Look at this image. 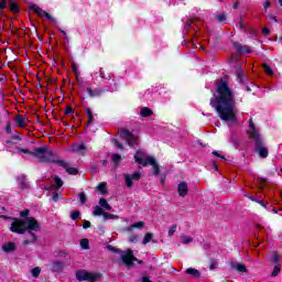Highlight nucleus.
<instances>
[{"mask_svg": "<svg viewBox=\"0 0 282 282\" xmlns=\"http://www.w3.org/2000/svg\"><path fill=\"white\" fill-rule=\"evenodd\" d=\"M217 97L210 98V107L217 111L220 120L235 124L237 122V101L235 100V91L228 86V82L220 79L216 84Z\"/></svg>", "mask_w": 282, "mask_h": 282, "instance_id": "1", "label": "nucleus"}, {"mask_svg": "<svg viewBox=\"0 0 282 282\" xmlns=\"http://www.w3.org/2000/svg\"><path fill=\"white\" fill-rule=\"evenodd\" d=\"M1 219H11V226L9 227V230L11 232H14L15 235H25V232H29L30 239H26L22 242V246H30V243H36L37 237L34 235V232H39L41 230V225L39 224V220L34 217H26L24 219L19 218H11L8 216H0Z\"/></svg>", "mask_w": 282, "mask_h": 282, "instance_id": "2", "label": "nucleus"}, {"mask_svg": "<svg viewBox=\"0 0 282 282\" xmlns=\"http://www.w3.org/2000/svg\"><path fill=\"white\" fill-rule=\"evenodd\" d=\"M17 153H26L28 155H33V158H37L40 162H58L54 151L47 149L46 147L36 148L33 152L28 149L18 148Z\"/></svg>", "mask_w": 282, "mask_h": 282, "instance_id": "3", "label": "nucleus"}, {"mask_svg": "<svg viewBox=\"0 0 282 282\" xmlns=\"http://www.w3.org/2000/svg\"><path fill=\"white\" fill-rule=\"evenodd\" d=\"M134 160L141 166H152V175H160V164H158L155 158L149 156L145 151L138 150Z\"/></svg>", "mask_w": 282, "mask_h": 282, "instance_id": "4", "label": "nucleus"}, {"mask_svg": "<svg viewBox=\"0 0 282 282\" xmlns=\"http://www.w3.org/2000/svg\"><path fill=\"white\" fill-rule=\"evenodd\" d=\"M107 250H109L110 252H117V254H119L123 265H126L127 268H133L135 265V263H142L141 260H139L138 258H135V256H133V250H126L122 251L120 249H116L113 246H107Z\"/></svg>", "mask_w": 282, "mask_h": 282, "instance_id": "5", "label": "nucleus"}, {"mask_svg": "<svg viewBox=\"0 0 282 282\" xmlns=\"http://www.w3.org/2000/svg\"><path fill=\"white\" fill-rule=\"evenodd\" d=\"M249 129L250 138H252V140L256 142V152L263 159L268 158V148L263 147V139H261V134L254 127L252 120L249 121Z\"/></svg>", "mask_w": 282, "mask_h": 282, "instance_id": "6", "label": "nucleus"}, {"mask_svg": "<svg viewBox=\"0 0 282 282\" xmlns=\"http://www.w3.org/2000/svg\"><path fill=\"white\" fill-rule=\"evenodd\" d=\"M75 276L77 279V281H88V282H95L98 281V279H100V274L99 273H91L87 270H78L75 273Z\"/></svg>", "mask_w": 282, "mask_h": 282, "instance_id": "7", "label": "nucleus"}, {"mask_svg": "<svg viewBox=\"0 0 282 282\" xmlns=\"http://www.w3.org/2000/svg\"><path fill=\"white\" fill-rule=\"evenodd\" d=\"M121 137L128 142L129 147H138V144H140V138L129 132V130H122Z\"/></svg>", "mask_w": 282, "mask_h": 282, "instance_id": "8", "label": "nucleus"}, {"mask_svg": "<svg viewBox=\"0 0 282 282\" xmlns=\"http://www.w3.org/2000/svg\"><path fill=\"white\" fill-rule=\"evenodd\" d=\"M30 10H33V12L39 14V17H45L52 23H56V19H54L52 15H50V13H47L45 10L41 9L39 6L31 4Z\"/></svg>", "mask_w": 282, "mask_h": 282, "instance_id": "9", "label": "nucleus"}, {"mask_svg": "<svg viewBox=\"0 0 282 282\" xmlns=\"http://www.w3.org/2000/svg\"><path fill=\"white\" fill-rule=\"evenodd\" d=\"M140 177H141L140 172H134L133 174H126L124 180L128 188L133 187V182H139Z\"/></svg>", "mask_w": 282, "mask_h": 282, "instance_id": "10", "label": "nucleus"}, {"mask_svg": "<svg viewBox=\"0 0 282 282\" xmlns=\"http://www.w3.org/2000/svg\"><path fill=\"white\" fill-rule=\"evenodd\" d=\"M86 91L90 98H98V96H102L105 91H107V88L105 87H97L95 89H91L90 87L86 88Z\"/></svg>", "mask_w": 282, "mask_h": 282, "instance_id": "11", "label": "nucleus"}, {"mask_svg": "<svg viewBox=\"0 0 282 282\" xmlns=\"http://www.w3.org/2000/svg\"><path fill=\"white\" fill-rule=\"evenodd\" d=\"M8 0H0V10H6V8H8ZM9 8L11 10V12H19V6L15 4L14 1L9 0Z\"/></svg>", "mask_w": 282, "mask_h": 282, "instance_id": "12", "label": "nucleus"}, {"mask_svg": "<svg viewBox=\"0 0 282 282\" xmlns=\"http://www.w3.org/2000/svg\"><path fill=\"white\" fill-rule=\"evenodd\" d=\"M51 270L52 272H63V270H65V262H63L62 260L53 261Z\"/></svg>", "mask_w": 282, "mask_h": 282, "instance_id": "13", "label": "nucleus"}, {"mask_svg": "<svg viewBox=\"0 0 282 282\" xmlns=\"http://www.w3.org/2000/svg\"><path fill=\"white\" fill-rule=\"evenodd\" d=\"M56 164H58L59 166L65 167L66 172H68L69 175H77L78 174V170L76 167H69V165H67V163L63 160H57Z\"/></svg>", "mask_w": 282, "mask_h": 282, "instance_id": "14", "label": "nucleus"}, {"mask_svg": "<svg viewBox=\"0 0 282 282\" xmlns=\"http://www.w3.org/2000/svg\"><path fill=\"white\" fill-rule=\"evenodd\" d=\"M72 150L74 153H78L79 155H85V153H87V147L85 143L74 144Z\"/></svg>", "mask_w": 282, "mask_h": 282, "instance_id": "15", "label": "nucleus"}, {"mask_svg": "<svg viewBox=\"0 0 282 282\" xmlns=\"http://www.w3.org/2000/svg\"><path fill=\"white\" fill-rule=\"evenodd\" d=\"M178 195L180 197H186V195H188V184H186V182L178 184Z\"/></svg>", "mask_w": 282, "mask_h": 282, "instance_id": "16", "label": "nucleus"}, {"mask_svg": "<svg viewBox=\"0 0 282 282\" xmlns=\"http://www.w3.org/2000/svg\"><path fill=\"white\" fill-rule=\"evenodd\" d=\"M230 265H231V269L237 270V272H242V273L248 272V268L243 263L231 262Z\"/></svg>", "mask_w": 282, "mask_h": 282, "instance_id": "17", "label": "nucleus"}, {"mask_svg": "<svg viewBox=\"0 0 282 282\" xmlns=\"http://www.w3.org/2000/svg\"><path fill=\"white\" fill-rule=\"evenodd\" d=\"M54 182H55V184L46 187V191H58V188H61V186H63V180H61V177L55 176Z\"/></svg>", "mask_w": 282, "mask_h": 282, "instance_id": "18", "label": "nucleus"}, {"mask_svg": "<svg viewBox=\"0 0 282 282\" xmlns=\"http://www.w3.org/2000/svg\"><path fill=\"white\" fill-rule=\"evenodd\" d=\"M13 120H14L17 127L23 128L26 124L25 117H23L21 115L15 116Z\"/></svg>", "mask_w": 282, "mask_h": 282, "instance_id": "19", "label": "nucleus"}, {"mask_svg": "<svg viewBox=\"0 0 282 282\" xmlns=\"http://www.w3.org/2000/svg\"><path fill=\"white\" fill-rule=\"evenodd\" d=\"M4 252H14L17 250V245L14 242H7L2 246Z\"/></svg>", "mask_w": 282, "mask_h": 282, "instance_id": "20", "label": "nucleus"}, {"mask_svg": "<svg viewBox=\"0 0 282 282\" xmlns=\"http://www.w3.org/2000/svg\"><path fill=\"white\" fill-rule=\"evenodd\" d=\"M235 47L237 51L240 52V54H250V47H248V45H241L238 43H235Z\"/></svg>", "mask_w": 282, "mask_h": 282, "instance_id": "21", "label": "nucleus"}, {"mask_svg": "<svg viewBox=\"0 0 282 282\" xmlns=\"http://www.w3.org/2000/svg\"><path fill=\"white\" fill-rule=\"evenodd\" d=\"M144 226H145L144 221H138V223H134L133 225L127 227L126 230L128 232H131V230H133V228L142 229V228H144Z\"/></svg>", "mask_w": 282, "mask_h": 282, "instance_id": "22", "label": "nucleus"}, {"mask_svg": "<svg viewBox=\"0 0 282 282\" xmlns=\"http://www.w3.org/2000/svg\"><path fill=\"white\" fill-rule=\"evenodd\" d=\"M151 241L153 243H155V240H153V234L152 232H147L143 237V240H142L143 246H147V243H151Z\"/></svg>", "mask_w": 282, "mask_h": 282, "instance_id": "23", "label": "nucleus"}, {"mask_svg": "<svg viewBox=\"0 0 282 282\" xmlns=\"http://www.w3.org/2000/svg\"><path fill=\"white\" fill-rule=\"evenodd\" d=\"M99 206H100L104 210H111V205H109V203H108L107 199H105V198H100V199H99Z\"/></svg>", "mask_w": 282, "mask_h": 282, "instance_id": "24", "label": "nucleus"}, {"mask_svg": "<svg viewBox=\"0 0 282 282\" xmlns=\"http://www.w3.org/2000/svg\"><path fill=\"white\" fill-rule=\"evenodd\" d=\"M141 116L142 118H151V116H153V110L144 107L141 109Z\"/></svg>", "mask_w": 282, "mask_h": 282, "instance_id": "25", "label": "nucleus"}, {"mask_svg": "<svg viewBox=\"0 0 282 282\" xmlns=\"http://www.w3.org/2000/svg\"><path fill=\"white\" fill-rule=\"evenodd\" d=\"M181 241L184 246H188V243H193V237L183 235L181 236Z\"/></svg>", "mask_w": 282, "mask_h": 282, "instance_id": "26", "label": "nucleus"}, {"mask_svg": "<svg viewBox=\"0 0 282 282\" xmlns=\"http://www.w3.org/2000/svg\"><path fill=\"white\" fill-rule=\"evenodd\" d=\"M93 215L95 217H99L100 215H105V212L102 210V208L100 206H95L93 209Z\"/></svg>", "mask_w": 282, "mask_h": 282, "instance_id": "27", "label": "nucleus"}, {"mask_svg": "<svg viewBox=\"0 0 282 282\" xmlns=\"http://www.w3.org/2000/svg\"><path fill=\"white\" fill-rule=\"evenodd\" d=\"M237 77L239 79V83H246L247 80L246 73H243V70L241 69L237 70Z\"/></svg>", "mask_w": 282, "mask_h": 282, "instance_id": "28", "label": "nucleus"}, {"mask_svg": "<svg viewBox=\"0 0 282 282\" xmlns=\"http://www.w3.org/2000/svg\"><path fill=\"white\" fill-rule=\"evenodd\" d=\"M31 274L34 279H39V276L41 275V268L40 267H35L31 270Z\"/></svg>", "mask_w": 282, "mask_h": 282, "instance_id": "29", "label": "nucleus"}, {"mask_svg": "<svg viewBox=\"0 0 282 282\" xmlns=\"http://www.w3.org/2000/svg\"><path fill=\"white\" fill-rule=\"evenodd\" d=\"M97 191H99L101 195H105V193H107V183H100L97 186Z\"/></svg>", "mask_w": 282, "mask_h": 282, "instance_id": "30", "label": "nucleus"}, {"mask_svg": "<svg viewBox=\"0 0 282 282\" xmlns=\"http://www.w3.org/2000/svg\"><path fill=\"white\" fill-rule=\"evenodd\" d=\"M99 76L105 80V83H109L111 80V75H108L107 77L105 76V70L102 68L99 69Z\"/></svg>", "mask_w": 282, "mask_h": 282, "instance_id": "31", "label": "nucleus"}, {"mask_svg": "<svg viewBox=\"0 0 282 282\" xmlns=\"http://www.w3.org/2000/svg\"><path fill=\"white\" fill-rule=\"evenodd\" d=\"M279 272H281V263L274 265L271 276H279Z\"/></svg>", "mask_w": 282, "mask_h": 282, "instance_id": "32", "label": "nucleus"}, {"mask_svg": "<svg viewBox=\"0 0 282 282\" xmlns=\"http://www.w3.org/2000/svg\"><path fill=\"white\" fill-rule=\"evenodd\" d=\"M271 261H272V263H275V265H279V263L281 261V256H279V253H273L271 256Z\"/></svg>", "mask_w": 282, "mask_h": 282, "instance_id": "33", "label": "nucleus"}, {"mask_svg": "<svg viewBox=\"0 0 282 282\" xmlns=\"http://www.w3.org/2000/svg\"><path fill=\"white\" fill-rule=\"evenodd\" d=\"M191 25H193V20H187L183 29L184 34H188V30H191Z\"/></svg>", "mask_w": 282, "mask_h": 282, "instance_id": "34", "label": "nucleus"}, {"mask_svg": "<svg viewBox=\"0 0 282 282\" xmlns=\"http://www.w3.org/2000/svg\"><path fill=\"white\" fill-rule=\"evenodd\" d=\"M102 217H104V221H107L108 219H118L117 215H112V214H109V213H104Z\"/></svg>", "mask_w": 282, "mask_h": 282, "instance_id": "35", "label": "nucleus"}, {"mask_svg": "<svg viewBox=\"0 0 282 282\" xmlns=\"http://www.w3.org/2000/svg\"><path fill=\"white\" fill-rule=\"evenodd\" d=\"M80 248H83V250H89V240L88 239H82L80 240Z\"/></svg>", "mask_w": 282, "mask_h": 282, "instance_id": "36", "label": "nucleus"}, {"mask_svg": "<svg viewBox=\"0 0 282 282\" xmlns=\"http://www.w3.org/2000/svg\"><path fill=\"white\" fill-rule=\"evenodd\" d=\"M186 273H187V274H191L192 276H199V271L196 270V269H193V268H188V269L186 270Z\"/></svg>", "mask_w": 282, "mask_h": 282, "instance_id": "37", "label": "nucleus"}, {"mask_svg": "<svg viewBox=\"0 0 282 282\" xmlns=\"http://www.w3.org/2000/svg\"><path fill=\"white\" fill-rule=\"evenodd\" d=\"M111 160L116 165H118V164H120L122 156H120V154H112Z\"/></svg>", "mask_w": 282, "mask_h": 282, "instance_id": "38", "label": "nucleus"}, {"mask_svg": "<svg viewBox=\"0 0 282 282\" xmlns=\"http://www.w3.org/2000/svg\"><path fill=\"white\" fill-rule=\"evenodd\" d=\"M177 231V225H172L169 229V237H173V235H175V232Z\"/></svg>", "mask_w": 282, "mask_h": 282, "instance_id": "39", "label": "nucleus"}, {"mask_svg": "<svg viewBox=\"0 0 282 282\" xmlns=\"http://www.w3.org/2000/svg\"><path fill=\"white\" fill-rule=\"evenodd\" d=\"M263 69L265 74H269V76H272V74H274V72L272 70V67H270L268 64H263Z\"/></svg>", "mask_w": 282, "mask_h": 282, "instance_id": "40", "label": "nucleus"}, {"mask_svg": "<svg viewBox=\"0 0 282 282\" xmlns=\"http://www.w3.org/2000/svg\"><path fill=\"white\" fill-rule=\"evenodd\" d=\"M119 85L113 82V84H110V87L107 89V91H118Z\"/></svg>", "mask_w": 282, "mask_h": 282, "instance_id": "41", "label": "nucleus"}, {"mask_svg": "<svg viewBox=\"0 0 282 282\" xmlns=\"http://www.w3.org/2000/svg\"><path fill=\"white\" fill-rule=\"evenodd\" d=\"M130 243H138V235L132 234L129 238Z\"/></svg>", "mask_w": 282, "mask_h": 282, "instance_id": "42", "label": "nucleus"}, {"mask_svg": "<svg viewBox=\"0 0 282 282\" xmlns=\"http://www.w3.org/2000/svg\"><path fill=\"white\" fill-rule=\"evenodd\" d=\"M91 122H94V115H91V111H88V123H87V127H91Z\"/></svg>", "mask_w": 282, "mask_h": 282, "instance_id": "43", "label": "nucleus"}, {"mask_svg": "<svg viewBox=\"0 0 282 282\" xmlns=\"http://www.w3.org/2000/svg\"><path fill=\"white\" fill-rule=\"evenodd\" d=\"M217 21H219V23H224V21H226V14H219L216 15Z\"/></svg>", "mask_w": 282, "mask_h": 282, "instance_id": "44", "label": "nucleus"}, {"mask_svg": "<svg viewBox=\"0 0 282 282\" xmlns=\"http://www.w3.org/2000/svg\"><path fill=\"white\" fill-rule=\"evenodd\" d=\"M78 217H80V212L78 210H75L70 214V218L74 220L77 219Z\"/></svg>", "mask_w": 282, "mask_h": 282, "instance_id": "45", "label": "nucleus"}, {"mask_svg": "<svg viewBox=\"0 0 282 282\" xmlns=\"http://www.w3.org/2000/svg\"><path fill=\"white\" fill-rule=\"evenodd\" d=\"M79 202L80 204H85V202H87V197L85 196V193H79Z\"/></svg>", "mask_w": 282, "mask_h": 282, "instance_id": "46", "label": "nucleus"}, {"mask_svg": "<svg viewBox=\"0 0 282 282\" xmlns=\"http://www.w3.org/2000/svg\"><path fill=\"white\" fill-rule=\"evenodd\" d=\"M268 21H269V23H276V17H274L273 14H269Z\"/></svg>", "mask_w": 282, "mask_h": 282, "instance_id": "47", "label": "nucleus"}, {"mask_svg": "<svg viewBox=\"0 0 282 282\" xmlns=\"http://www.w3.org/2000/svg\"><path fill=\"white\" fill-rule=\"evenodd\" d=\"M83 228L87 229V228H91V223L88 220H85L83 224Z\"/></svg>", "mask_w": 282, "mask_h": 282, "instance_id": "48", "label": "nucleus"}, {"mask_svg": "<svg viewBox=\"0 0 282 282\" xmlns=\"http://www.w3.org/2000/svg\"><path fill=\"white\" fill-rule=\"evenodd\" d=\"M262 34H264V36H268V34H270V29H268V26H264L262 29Z\"/></svg>", "mask_w": 282, "mask_h": 282, "instance_id": "49", "label": "nucleus"}, {"mask_svg": "<svg viewBox=\"0 0 282 282\" xmlns=\"http://www.w3.org/2000/svg\"><path fill=\"white\" fill-rule=\"evenodd\" d=\"M213 155H216V158H220V160H226V158L224 155L219 154V152H217V151H214Z\"/></svg>", "mask_w": 282, "mask_h": 282, "instance_id": "50", "label": "nucleus"}, {"mask_svg": "<svg viewBox=\"0 0 282 282\" xmlns=\"http://www.w3.org/2000/svg\"><path fill=\"white\" fill-rule=\"evenodd\" d=\"M28 215H30V210H28V209L22 210V212L20 213V216H22V217H28Z\"/></svg>", "mask_w": 282, "mask_h": 282, "instance_id": "51", "label": "nucleus"}, {"mask_svg": "<svg viewBox=\"0 0 282 282\" xmlns=\"http://www.w3.org/2000/svg\"><path fill=\"white\" fill-rule=\"evenodd\" d=\"M115 147H117V149L122 150V145L120 144V142H118V140H115Z\"/></svg>", "mask_w": 282, "mask_h": 282, "instance_id": "52", "label": "nucleus"}, {"mask_svg": "<svg viewBox=\"0 0 282 282\" xmlns=\"http://www.w3.org/2000/svg\"><path fill=\"white\" fill-rule=\"evenodd\" d=\"M263 8H264V10H268V8H270V1H265L264 3H263Z\"/></svg>", "mask_w": 282, "mask_h": 282, "instance_id": "53", "label": "nucleus"}, {"mask_svg": "<svg viewBox=\"0 0 282 282\" xmlns=\"http://www.w3.org/2000/svg\"><path fill=\"white\" fill-rule=\"evenodd\" d=\"M217 268V262H212L209 270H215Z\"/></svg>", "mask_w": 282, "mask_h": 282, "instance_id": "54", "label": "nucleus"}, {"mask_svg": "<svg viewBox=\"0 0 282 282\" xmlns=\"http://www.w3.org/2000/svg\"><path fill=\"white\" fill-rule=\"evenodd\" d=\"M52 199H53V202H58V194H54Z\"/></svg>", "mask_w": 282, "mask_h": 282, "instance_id": "55", "label": "nucleus"}, {"mask_svg": "<svg viewBox=\"0 0 282 282\" xmlns=\"http://www.w3.org/2000/svg\"><path fill=\"white\" fill-rule=\"evenodd\" d=\"M142 282H152L151 280H149V278L148 276H143L142 278Z\"/></svg>", "mask_w": 282, "mask_h": 282, "instance_id": "56", "label": "nucleus"}, {"mask_svg": "<svg viewBox=\"0 0 282 282\" xmlns=\"http://www.w3.org/2000/svg\"><path fill=\"white\" fill-rule=\"evenodd\" d=\"M73 72H74L75 74H77V72H78V68H76V64H73Z\"/></svg>", "mask_w": 282, "mask_h": 282, "instance_id": "57", "label": "nucleus"}, {"mask_svg": "<svg viewBox=\"0 0 282 282\" xmlns=\"http://www.w3.org/2000/svg\"><path fill=\"white\" fill-rule=\"evenodd\" d=\"M237 8H239V2L234 3V10H237Z\"/></svg>", "mask_w": 282, "mask_h": 282, "instance_id": "58", "label": "nucleus"}, {"mask_svg": "<svg viewBox=\"0 0 282 282\" xmlns=\"http://www.w3.org/2000/svg\"><path fill=\"white\" fill-rule=\"evenodd\" d=\"M20 186H22V188H25V183H21V181H19Z\"/></svg>", "mask_w": 282, "mask_h": 282, "instance_id": "59", "label": "nucleus"}, {"mask_svg": "<svg viewBox=\"0 0 282 282\" xmlns=\"http://www.w3.org/2000/svg\"><path fill=\"white\" fill-rule=\"evenodd\" d=\"M7 133H10V126L7 127Z\"/></svg>", "mask_w": 282, "mask_h": 282, "instance_id": "60", "label": "nucleus"}, {"mask_svg": "<svg viewBox=\"0 0 282 282\" xmlns=\"http://www.w3.org/2000/svg\"><path fill=\"white\" fill-rule=\"evenodd\" d=\"M161 184H164V177H161Z\"/></svg>", "mask_w": 282, "mask_h": 282, "instance_id": "61", "label": "nucleus"}, {"mask_svg": "<svg viewBox=\"0 0 282 282\" xmlns=\"http://www.w3.org/2000/svg\"><path fill=\"white\" fill-rule=\"evenodd\" d=\"M61 32H62V34H64V36H65V34H67V33H65V31H63V30H61Z\"/></svg>", "mask_w": 282, "mask_h": 282, "instance_id": "62", "label": "nucleus"}, {"mask_svg": "<svg viewBox=\"0 0 282 282\" xmlns=\"http://www.w3.org/2000/svg\"><path fill=\"white\" fill-rule=\"evenodd\" d=\"M261 204V206H264L265 207V204H263V203H260Z\"/></svg>", "mask_w": 282, "mask_h": 282, "instance_id": "63", "label": "nucleus"}, {"mask_svg": "<svg viewBox=\"0 0 282 282\" xmlns=\"http://www.w3.org/2000/svg\"><path fill=\"white\" fill-rule=\"evenodd\" d=\"M66 113H69V110H66Z\"/></svg>", "mask_w": 282, "mask_h": 282, "instance_id": "64", "label": "nucleus"}]
</instances>
